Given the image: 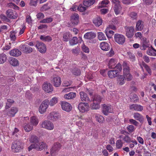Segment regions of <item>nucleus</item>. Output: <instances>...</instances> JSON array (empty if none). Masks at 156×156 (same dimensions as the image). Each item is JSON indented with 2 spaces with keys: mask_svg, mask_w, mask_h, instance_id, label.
Wrapping results in <instances>:
<instances>
[{
  "mask_svg": "<svg viewBox=\"0 0 156 156\" xmlns=\"http://www.w3.org/2000/svg\"><path fill=\"white\" fill-rule=\"evenodd\" d=\"M6 14L8 17L12 19H15L18 16L16 13L11 10H8L7 11Z\"/></svg>",
  "mask_w": 156,
  "mask_h": 156,
  "instance_id": "20",
  "label": "nucleus"
},
{
  "mask_svg": "<svg viewBox=\"0 0 156 156\" xmlns=\"http://www.w3.org/2000/svg\"><path fill=\"white\" fill-rule=\"evenodd\" d=\"M48 106V100H45L40 105L39 108V112L41 114L44 113Z\"/></svg>",
  "mask_w": 156,
  "mask_h": 156,
  "instance_id": "5",
  "label": "nucleus"
},
{
  "mask_svg": "<svg viewBox=\"0 0 156 156\" xmlns=\"http://www.w3.org/2000/svg\"><path fill=\"white\" fill-rule=\"evenodd\" d=\"M39 125L41 127L48 130H52L54 128L53 123L51 121L47 120L42 121Z\"/></svg>",
  "mask_w": 156,
  "mask_h": 156,
  "instance_id": "2",
  "label": "nucleus"
},
{
  "mask_svg": "<svg viewBox=\"0 0 156 156\" xmlns=\"http://www.w3.org/2000/svg\"><path fill=\"white\" fill-rule=\"evenodd\" d=\"M79 16L76 13H74L72 15L71 17V21L72 24L73 25L78 24L79 20Z\"/></svg>",
  "mask_w": 156,
  "mask_h": 156,
  "instance_id": "19",
  "label": "nucleus"
},
{
  "mask_svg": "<svg viewBox=\"0 0 156 156\" xmlns=\"http://www.w3.org/2000/svg\"><path fill=\"white\" fill-rule=\"evenodd\" d=\"M40 39L42 41L47 42L50 41L52 40L51 37L49 36L41 35Z\"/></svg>",
  "mask_w": 156,
  "mask_h": 156,
  "instance_id": "41",
  "label": "nucleus"
},
{
  "mask_svg": "<svg viewBox=\"0 0 156 156\" xmlns=\"http://www.w3.org/2000/svg\"><path fill=\"white\" fill-rule=\"evenodd\" d=\"M16 33L15 31H11L10 37L13 41H14L16 38Z\"/></svg>",
  "mask_w": 156,
  "mask_h": 156,
  "instance_id": "54",
  "label": "nucleus"
},
{
  "mask_svg": "<svg viewBox=\"0 0 156 156\" xmlns=\"http://www.w3.org/2000/svg\"><path fill=\"white\" fill-rule=\"evenodd\" d=\"M112 111L113 108L111 105L105 104L103 105L102 113L104 115H107L109 113H112Z\"/></svg>",
  "mask_w": 156,
  "mask_h": 156,
  "instance_id": "8",
  "label": "nucleus"
},
{
  "mask_svg": "<svg viewBox=\"0 0 156 156\" xmlns=\"http://www.w3.org/2000/svg\"><path fill=\"white\" fill-rule=\"evenodd\" d=\"M30 123L33 126H36L39 123V120L36 116H32L30 118Z\"/></svg>",
  "mask_w": 156,
  "mask_h": 156,
  "instance_id": "22",
  "label": "nucleus"
},
{
  "mask_svg": "<svg viewBox=\"0 0 156 156\" xmlns=\"http://www.w3.org/2000/svg\"><path fill=\"white\" fill-rule=\"evenodd\" d=\"M127 129L129 132L132 133L134 130L135 128L133 126L130 125L127 127Z\"/></svg>",
  "mask_w": 156,
  "mask_h": 156,
  "instance_id": "59",
  "label": "nucleus"
},
{
  "mask_svg": "<svg viewBox=\"0 0 156 156\" xmlns=\"http://www.w3.org/2000/svg\"><path fill=\"white\" fill-rule=\"evenodd\" d=\"M7 102L6 104V107H7L8 108L9 107L11 106V105L14 102V101L11 99H8L7 100Z\"/></svg>",
  "mask_w": 156,
  "mask_h": 156,
  "instance_id": "60",
  "label": "nucleus"
},
{
  "mask_svg": "<svg viewBox=\"0 0 156 156\" xmlns=\"http://www.w3.org/2000/svg\"><path fill=\"white\" fill-rule=\"evenodd\" d=\"M134 27H128L126 29V35L128 37H132L133 35Z\"/></svg>",
  "mask_w": 156,
  "mask_h": 156,
  "instance_id": "18",
  "label": "nucleus"
},
{
  "mask_svg": "<svg viewBox=\"0 0 156 156\" xmlns=\"http://www.w3.org/2000/svg\"><path fill=\"white\" fill-rule=\"evenodd\" d=\"M52 21V19L51 17L47 18L40 21V23H49Z\"/></svg>",
  "mask_w": 156,
  "mask_h": 156,
  "instance_id": "51",
  "label": "nucleus"
},
{
  "mask_svg": "<svg viewBox=\"0 0 156 156\" xmlns=\"http://www.w3.org/2000/svg\"><path fill=\"white\" fill-rule=\"evenodd\" d=\"M72 72L73 74L75 75H79L80 74V70L77 68H74Z\"/></svg>",
  "mask_w": 156,
  "mask_h": 156,
  "instance_id": "56",
  "label": "nucleus"
},
{
  "mask_svg": "<svg viewBox=\"0 0 156 156\" xmlns=\"http://www.w3.org/2000/svg\"><path fill=\"white\" fill-rule=\"evenodd\" d=\"M144 27V22L143 21L139 20L136 23V29L137 31H140Z\"/></svg>",
  "mask_w": 156,
  "mask_h": 156,
  "instance_id": "28",
  "label": "nucleus"
},
{
  "mask_svg": "<svg viewBox=\"0 0 156 156\" xmlns=\"http://www.w3.org/2000/svg\"><path fill=\"white\" fill-rule=\"evenodd\" d=\"M61 105L62 109L66 112H69L72 109L71 105L69 103L65 101L62 102L61 103Z\"/></svg>",
  "mask_w": 156,
  "mask_h": 156,
  "instance_id": "15",
  "label": "nucleus"
},
{
  "mask_svg": "<svg viewBox=\"0 0 156 156\" xmlns=\"http://www.w3.org/2000/svg\"><path fill=\"white\" fill-rule=\"evenodd\" d=\"M101 100V98L100 96L95 95L93 99V101L100 104Z\"/></svg>",
  "mask_w": 156,
  "mask_h": 156,
  "instance_id": "48",
  "label": "nucleus"
},
{
  "mask_svg": "<svg viewBox=\"0 0 156 156\" xmlns=\"http://www.w3.org/2000/svg\"><path fill=\"white\" fill-rule=\"evenodd\" d=\"M115 41L120 44H123L125 41V36L121 34H116L114 37Z\"/></svg>",
  "mask_w": 156,
  "mask_h": 156,
  "instance_id": "6",
  "label": "nucleus"
},
{
  "mask_svg": "<svg viewBox=\"0 0 156 156\" xmlns=\"http://www.w3.org/2000/svg\"><path fill=\"white\" fill-rule=\"evenodd\" d=\"M96 36V34L92 32H87L84 36L85 38L91 40L94 38Z\"/></svg>",
  "mask_w": 156,
  "mask_h": 156,
  "instance_id": "21",
  "label": "nucleus"
},
{
  "mask_svg": "<svg viewBox=\"0 0 156 156\" xmlns=\"http://www.w3.org/2000/svg\"><path fill=\"white\" fill-rule=\"evenodd\" d=\"M12 151L14 152H18L23 149V146L22 143L19 141H14L12 146Z\"/></svg>",
  "mask_w": 156,
  "mask_h": 156,
  "instance_id": "3",
  "label": "nucleus"
},
{
  "mask_svg": "<svg viewBox=\"0 0 156 156\" xmlns=\"http://www.w3.org/2000/svg\"><path fill=\"white\" fill-rule=\"evenodd\" d=\"M87 9V7H85L83 6L82 5H80L78 7H77L78 10L80 12L84 11Z\"/></svg>",
  "mask_w": 156,
  "mask_h": 156,
  "instance_id": "57",
  "label": "nucleus"
},
{
  "mask_svg": "<svg viewBox=\"0 0 156 156\" xmlns=\"http://www.w3.org/2000/svg\"><path fill=\"white\" fill-rule=\"evenodd\" d=\"M61 145L59 143L56 142L55 143L52 147L51 149L50 154L51 155H54V153L57 151H58L60 149Z\"/></svg>",
  "mask_w": 156,
  "mask_h": 156,
  "instance_id": "16",
  "label": "nucleus"
},
{
  "mask_svg": "<svg viewBox=\"0 0 156 156\" xmlns=\"http://www.w3.org/2000/svg\"><path fill=\"white\" fill-rule=\"evenodd\" d=\"M105 34L108 38H111L113 35L114 32L112 30H111L108 28H106L105 30Z\"/></svg>",
  "mask_w": 156,
  "mask_h": 156,
  "instance_id": "39",
  "label": "nucleus"
},
{
  "mask_svg": "<svg viewBox=\"0 0 156 156\" xmlns=\"http://www.w3.org/2000/svg\"><path fill=\"white\" fill-rule=\"evenodd\" d=\"M35 46L41 53H44L46 52V48L45 45L44 43L38 42Z\"/></svg>",
  "mask_w": 156,
  "mask_h": 156,
  "instance_id": "13",
  "label": "nucleus"
},
{
  "mask_svg": "<svg viewBox=\"0 0 156 156\" xmlns=\"http://www.w3.org/2000/svg\"><path fill=\"white\" fill-rule=\"evenodd\" d=\"M142 46L143 47V49H145V48L147 47L148 45L147 44V41L146 38H143V40H142Z\"/></svg>",
  "mask_w": 156,
  "mask_h": 156,
  "instance_id": "52",
  "label": "nucleus"
},
{
  "mask_svg": "<svg viewBox=\"0 0 156 156\" xmlns=\"http://www.w3.org/2000/svg\"><path fill=\"white\" fill-rule=\"evenodd\" d=\"M76 96L75 93L73 92H71L68 94H65L63 98L66 99H71L73 98Z\"/></svg>",
  "mask_w": 156,
  "mask_h": 156,
  "instance_id": "29",
  "label": "nucleus"
},
{
  "mask_svg": "<svg viewBox=\"0 0 156 156\" xmlns=\"http://www.w3.org/2000/svg\"><path fill=\"white\" fill-rule=\"evenodd\" d=\"M118 73L119 71L118 70H111L108 71V76L110 78H113L117 76Z\"/></svg>",
  "mask_w": 156,
  "mask_h": 156,
  "instance_id": "23",
  "label": "nucleus"
},
{
  "mask_svg": "<svg viewBox=\"0 0 156 156\" xmlns=\"http://www.w3.org/2000/svg\"><path fill=\"white\" fill-rule=\"evenodd\" d=\"M39 0H30V5H31L36 6L37 5V3Z\"/></svg>",
  "mask_w": 156,
  "mask_h": 156,
  "instance_id": "63",
  "label": "nucleus"
},
{
  "mask_svg": "<svg viewBox=\"0 0 156 156\" xmlns=\"http://www.w3.org/2000/svg\"><path fill=\"white\" fill-rule=\"evenodd\" d=\"M98 39L100 40H104L106 39V37L102 32H98Z\"/></svg>",
  "mask_w": 156,
  "mask_h": 156,
  "instance_id": "47",
  "label": "nucleus"
},
{
  "mask_svg": "<svg viewBox=\"0 0 156 156\" xmlns=\"http://www.w3.org/2000/svg\"><path fill=\"white\" fill-rule=\"evenodd\" d=\"M147 53L149 55L156 56V50L153 48H149L147 51Z\"/></svg>",
  "mask_w": 156,
  "mask_h": 156,
  "instance_id": "37",
  "label": "nucleus"
},
{
  "mask_svg": "<svg viewBox=\"0 0 156 156\" xmlns=\"http://www.w3.org/2000/svg\"><path fill=\"white\" fill-rule=\"evenodd\" d=\"M78 108L80 112L83 113L89 110V106L87 103L81 102L78 105Z\"/></svg>",
  "mask_w": 156,
  "mask_h": 156,
  "instance_id": "7",
  "label": "nucleus"
},
{
  "mask_svg": "<svg viewBox=\"0 0 156 156\" xmlns=\"http://www.w3.org/2000/svg\"><path fill=\"white\" fill-rule=\"evenodd\" d=\"M36 150L37 151H41L44 149H47L48 146L45 143L41 141L36 143Z\"/></svg>",
  "mask_w": 156,
  "mask_h": 156,
  "instance_id": "10",
  "label": "nucleus"
},
{
  "mask_svg": "<svg viewBox=\"0 0 156 156\" xmlns=\"http://www.w3.org/2000/svg\"><path fill=\"white\" fill-rule=\"evenodd\" d=\"M80 98L82 101H90V99L87 94L83 91L80 92Z\"/></svg>",
  "mask_w": 156,
  "mask_h": 156,
  "instance_id": "25",
  "label": "nucleus"
},
{
  "mask_svg": "<svg viewBox=\"0 0 156 156\" xmlns=\"http://www.w3.org/2000/svg\"><path fill=\"white\" fill-rule=\"evenodd\" d=\"M112 2L115 4L114 9L115 14L117 15L119 14L122 10V7L119 4V1L118 0H112Z\"/></svg>",
  "mask_w": 156,
  "mask_h": 156,
  "instance_id": "9",
  "label": "nucleus"
},
{
  "mask_svg": "<svg viewBox=\"0 0 156 156\" xmlns=\"http://www.w3.org/2000/svg\"><path fill=\"white\" fill-rule=\"evenodd\" d=\"M119 138H120L121 140H123L126 143H129L131 142V139L130 137L128 136L122 135L120 136Z\"/></svg>",
  "mask_w": 156,
  "mask_h": 156,
  "instance_id": "34",
  "label": "nucleus"
},
{
  "mask_svg": "<svg viewBox=\"0 0 156 156\" xmlns=\"http://www.w3.org/2000/svg\"><path fill=\"white\" fill-rule=\"evenodd\" d=\"M9 61L10 64L13 66H17L19 65L18 60L13 57L10 58Z\"/></svg>",
  "mask_w": 156,
  "mask_h": 156,
  "instance_id": "30",
  "label": "nucleus"
},
{
  "mask_svg": "<svg viewBox=\"0 0 156 156\" xmlns=\"http://www.w3.org/2000/svg\"><path fill=\"white\" fill-rule=\"evenodd\" d=\"M109 2L108 0H103L99 3L98 7L100 8L105 7Z\"/></svg>",
  "mask_w": 156,
  "mask_h": 156,
  "instance_id": "43",
  "label": "nucleus"
},
{
  "mask_svg": "<svg viewBox=\"0 0 156 156\" xmlns=\"http://www.w3.org/2000/svg\"><path fill=\"white\" fill-rule=\"evenodd\" d=\"M51 81L54 86L56 87H59L62 82L61 78L57 75H55L53 76Z\"/></svg>",
  "mask_w": 156,
  "mask_h": 156,
  "instance_id": "11",
  "label": "nucleus"
},
{
  "mask_svg": "<svg viewBox=\"0 0 156 156\" xmlns=\"http://www.w3.org/2000/svg\"><path fill=\"white\" fill-rule=\"evenodd\" d=\"M39 138L35 135H32L29 138V140L31 143H37L39 141Z\"/></svg>",
  "mask_w": 156,
  "mask_h": 156,
  "instance_id": "35",
  "label": "nucleus"
},
{
  "mask_svg": "<svg viewBox=\"0 0 156 156\" xmlns=\"http://www.w3.org/2000/svg\"><path fill=\"white\" fill-rule=\"evenodd\" d=\"M139 65L143 70V67H144L148 73L151 74V71L150 67L147 65L144 62H142L141 63H139Z\"/></svg>",
  "mask_w": 156,
  "mask_h": 156,
  "instance_id": "33",
  "label": "nucleus"
},
{
  "mask_svg": "<svg viewBox=\"0 0 156 156\" xmlns=\"http://www.w3.org/2000/svg\"><path fill=\"white\" fill-rule=\"evenodd\" d=\"M78 40L76 37H75L70 41L69 43L71 45H73L76 44L78 43Z\"/></svg>",
  "mask_w": 156,
  "mask_h": 156,
  "instance_id": "46",
  "label": "nucleus"
},
{
  "mask_svg": "<svg viewBox=\"0 0 156 156\" xmlns=\"http://www.w3.org/2000/svg\"><path fill=\"white\" fill-rule=\"evenodd\" d=\"M69 37V35L68 33H65L63 35V40L65 41H68Z\"/></svg>",
  "mask_w": 156,
  "mask_h": 156,
  "instance_id": "62",
  "label": "nucleus"
},
{
  "mask_svg": "<svg viewBox=\"0 0 156 156\" xmlns=\"http://www.w3.org/2000/svg\"><path fill=\"white\" fill-rule=\"evenodd\" d=\"M133 117L135 119L139 121L140 122L143 121L144 118L143 116L138 113H134Z\"/></svg>",
  "mask_w": 156,
  "mask_h": 156,
  "instance_id": "31",
  "label": "nucleus"
},
{
  "mask_svg": "<svg viewBox=\"0 0 156 156\" xmlns=\"http://www.w3.org/2000/svg\"><path fill=\"white\" fill-rule=\"evenodd\" d=\"M123 75L119 76L117 79L118 83L121 85L125 83Z\"/></svg>",
  "mask_w": 156,
  "mask_h": 156,
  "instance_id": "42",
  "label": "nucleus"
},
{
  "mask_svg": "<svg viewBox=\"0 0 156 156\" xmlns=\"http://www.w3.org/2000/svg\"><path fill=\"white\" fill-rule=\"evenodd\" d=\"M6 56L5 54H0V64L4 63L6 61Z\"/></svg>",
  "mask_w": 156,
  "mask_h": 156,
  "instance_id": "45",
  "label": "nucleus"
},
{
  "mask_svg": "<svg viewBox=\"0 0 156 156\" xmlns=\"http://www.w3.org/2000/svg\"><path fill=\"white\" fill-rule=\"evenodd\" d=\"M33 126L30 123L26 124L24 126V128L26 132H29L33 129Z\"/></svg>",
  "mask_w": 156,
  "mask_h": 156,
  "instance_id": "38",
  "label": "nucleus"
},
{
  "mask_svg": "<svg viewBox=\"0 0 156 156\" xmlns=\"http://www.w3.org/2000/svg\"><path fill=\"white\" fill-rule=\"evenodd\" d=\"M129 109L138 111H141L143 109V106L137 104H133L129 106Z\"/></svg>",
  "mask_w": 156,
  "mask_h": 156,
  "instance_id": "17",
  "label": "nucleus"
},
{
  "mask_svg": "<svg viewBox=\"0 0 156 156\" xmlns=\"http://www.w3.org/2000/svg\"><path fill=\"white\" fill-rule=\"evenodd\" d=\"M7 6L11 8L15 9H18L19 8L17 6L12 3H8L7 5Z\"/></svg>",
  "mask_w": 156,
  "mask_h": 156,
  "instance_id": "58",
  "label": "nucleus"
},
{
  "mask_svg": "<svg viewBox=\"0 0 156 156\" xmlns=\"http://www.w3.org/2000/svg\"><path fill=\"white\" fill-rule=\"evenodd\" d=\"M61 115L58 113L53 112L48 115L47 119L53 122H55L59 119Z\"/></svg>",
  "mask_w": 156,
  "mask_h": 156,
  "instance_id": "4",
  "label": "nucleus"
},
{
  "mask_svg": "<svg viewBox=\"0 0 156 156\" xmlns=\"http://www.w3.org/2000/svg\"><path fill=\"white\" fill-rule=\"evenodd\" d=\"M123 76L125 79L129 81L132 80L133 77L129 73V69L128 65V64L126 62H124L123 64Z\"/></svg>",
  "mask_w": 156,
  "mask_h": 156,
  "instance_id": "1",
  "label": "nucleus"
},
{
  "mask_svg": "<svg viewBox=\"0 0 156 156\" xmlns=\"http://www.w3.org/2000/svg\"><path fill=\"white\" fill-rule=\"evenodd\" d=\"M95 2V0H85L83 1V4L86 7H88L92 5Z\"/></svg>",
  "mask_w": 156,
  "mask_h": 156,
  "instance_id": "36",
  "label": "nucleus"
},
{
  "mask_svg": "<svg viewBox=\"0 0 156 156\" xmlns=\"http://www.w3.org/2000/svg\"><path fill=\"white\" fill-rule=\"evenodd\" d=\"M130 16L133 20L136 19L137 18V14L136 13L132 12L130 13Z\"/></svg>",
  "mask_w": 156,
  "mask_h": 156,
  "instance_id": "64",
  "label": "nucleus"
},
{
  "mask_svg": "<svg viewBox=\"0 0 156 156\" xmlns=\"http://www.w3.org/2000/svg\"><path fill=\"white\" fill-rule=\"evenodd\" d=\"M99 105V104L96 103V102L94 101H93V103L91 104L90 106V107L92 109H98L99 108L100 106Z\"/></svg>",
  "mask_w": 156,
  "mask_h": 156,
  "instance_id": "49",
  "label": "nucleus"
},
{
  "mask_svg": "<svg viewBox=\"0 0 156 156\" xmlns=\"http://www.w3.org/2000/svg\"><path fill=\"white\" fill-rule=\"evenodd\" d=\"M18 108L15 107H12L10 109L8 115L10 117H14L18 111Z\"/></svg>",
  "mask_w": 156,
  "mask_h": 156,
  "instance_id": "27",
  "label": "nucleus"
},
{
  "mask_svg": "<svg viewBox=\"0 0 156 156\" xmlns=\"http://www.w3.org/2000/svg\"><path fill=\"white\" fill-rule=\"evenodd\" d=\"M82 48L83 51L85 52L86 53H89V52L90 50L84 44H83L82 45Z\"/></svg>",
  "mask_w": 156,
  "mask_h": 156,
  "instance_id": "55",
  "label": "nucleus"
},
{
  "mask_svg": "<svg viewBox=\"0 0 156 156\" xmlns=\"http://www.w3.org/2000/svg\"><path fill=\"white\" fill-rule=\"evenodd\" d=\"M43 90L46 92L49 93L53 90L52 87L49 83L47 82L45 83L42 86Z\"/></svg>",
  "mask_w": 156,
  "mask_h": 156,
  "instance_id": "14",
  "label": "nucleus"
},
{
  "mask_svg": "<svg viewBox=\"0 0 156 156\" xmlns=\"http://www.w3.org/2000/svg\"><path fill=\"white\" fill-rule=\"evenodd\" d=\"M102 20L100 17H97L94 19L93 23L97 27H99L102 23Z\"/></svg>",
  "mask_w": 156,
  "mask_h": 156,
  "instance_id": "32",
  "label": "nucleus"
},
{
  "mask_svg": "<svg viewBox=\"0 0 156 156\" xmlns=\"http://www.w3.org/2000/svg\"><path fill=\"white\" fill-rule=\"evenodd\" d=\"M80 51V48L78 47H76L72 50V52L75 54H78L79 53Z\"/></svg>",
  "mask_w": 156,
  "mask_h": 156,
  "instance_id": "61",
  "label": "nucleus"
},
{
  "mask_svg": "<svg viewBox=\"0 0 156 156\" xmlns=\"http://www.w3.org/2000/svg\"><path fill=\"white\" fill-rule=\"evenodd\" d=\"M101 49L105 51H108L110 49V46L108 43L105 42H101L100 45Z\"/></svg>",
  "mask_w": 156,
  "mask_h": 156,
  "instance_id": "24",
  "label": "nucleus"
},
{
  "mask_svg": "<svg viewBox=\"0 0 156 156\" xmlns=\"http://www.w3.org/2000/svg\"><path fill=\"white\" fill-rule=\"evenodd\" d=\"M117 63V61L114 59H111L109 61L108 66L111 68H114V66Z\"/></svg>",
  "mask_w": 156,
  "mask_h": 156,
  "instance_id": "44",
  "label": "nucleus"
},
{
  "mask_svg": "<svg viewBox=\"0 0 156 156\" xmlns=\"http://www.w3.org/2000/svg\"><path fill=\"white\" fill-rule=\"evenodd\" d=\"M58 98L56 97L52 98L49 102L48 101V104L51 106H52L55 105L58 102Z\"/></svg>",
  "mask_w": 156,
  "mask_h": 156,
  "instance_id": "40",
  "label": "nucleus"
},
{
  "mask_svg": "<svg viewBox=\"0 0 156 156\" xmlns=\"http://www.w3.org/2000/svg\"><path fill=\"white\" fill-rule=\"evenodd\" d=\"M95 118L97 120L99 123H102L103 122L104 120V118L102 116L98 114L96 115Z\"/></svg>",
  "mask_w": 156,
  "mask_h": 156,
  "instance_id": "50",
  "label": "nucleus"
},
{
  "mask_svg": "<svg viewBox=\"0 0 156 156\" xmlns=\"http://www.w3.org/2000/svg\"><path fill=\"white\" fill-rule=\"evenodd\" d=\"M10 55L12 56L17 57L21 55V51L17 49H12L9 52Z\"/></svg>",
  "mask_w": 156,
  "mask_h": 156,
  "instance_id": "26",
  "label": "nucleus"
},
{
  "mask_svg": "<svg viewBox=\"0 0 156 156\" xmlns=\"http://www.w3.org/2000/svg\"><path fill=\"white\" fill-rule=\"evenodd\" d=\"M20 50L26 53H29L33 51L32 48L24 44H21L20 46Z\"/></svg>",
  "mask_w": 156,
  "mask_h": 156,
  "instance_id": "12",
  "label": "nucleus"
},
{
  "mask_svg": "<svg viewBox=\"0 0 156 156\" xmlns=\"http://www.w3.org/2000/svg\"><path fill=\"white\" fill-rule=\"evenodd\" d=\"M123 143L121 140H118L116 143V146L117 148L120 149L122 146Z\"/></svg>",
  "mask_w": 156,
  "mask_h": 156,
  "instance_id": "53",
  "label": "nucleus"
}]
</instances>
